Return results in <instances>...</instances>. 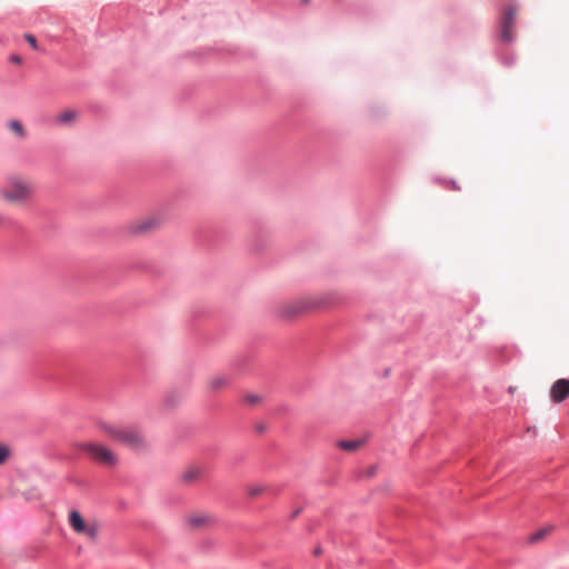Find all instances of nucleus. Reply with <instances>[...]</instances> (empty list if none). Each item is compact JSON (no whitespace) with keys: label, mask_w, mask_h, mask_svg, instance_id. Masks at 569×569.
I'll return each instance as SVG.
<instances>
[{"label":"nucleus","mask_w":569,"mask_h":569,"mask_svg":"<svg viewBox=\"0 0 569 569\" xmlns=\"http://www.w3.org/2000/svg\"><path fill=\"white\" fill-rule=\"evenodd\" d=\"M36 183L21 174H11L0 187V200L12 207H26L36 197Z\"/></svg>","instance_id":"obj_1"},{"label":"nucleus","mask_w":569,"mask_h":569,"mask_svg":"<svg viewBox=\"0 0 569 569\" xmlns=\"http://www.w3.org/2000/svg\"><path fill=\"white\" fill-rule=\"evenodd\" d=\"M98 429L130 450L141 452L149 448L142 431L134 427H120L106 421H99Z\"/></svg>","instance_id":"obj_2"},{"label":"nucleus","mask_w":569,"mask_h":569,"mask_svg":"<svg viewBox=\"0 0 569 569\" xmlns=\"http://www.w3.org/2000/svg\"><path fill=\"white\" fill-rule=\"evenodd\" d=\"M78 449L92 461L104 467H114L119 463L118 455L108 446L98 441H87L78 445Z\"/></svg>","instance_id":"obj_3"},{"label":"nucleus","mask_w":569,"mask_h":569,"mask_svg":"<svg viewBox=\"0 0 569 569\" xmlns=\"http://www.w3.org/2000/svg\"><path fill=\"white\" fill-rule=\"evenodd\" d=\"M69 523L77 533L84 535L91 540L97 539L99 533V525L97 522H86L79 511L72 510L70 512Z\"/></svg>","instance_id":"obj_4"},{"label":"nucleus","mask_w":569,"mask_h":569,"mask_svg":"<svg viewBox=\"0 0 569 569\" xmlns=\"http://www.w3.org/2000/svg\"><path fill=\"white\" fill-rule=\"evenodd\" d=\"M160 224L161 219L158 216H149L132 222L129 229L133 234H143L157 230Z\"/></svg>","instance_id":"obj_5"},{"label":"nucleus","mask_w":569,"mask_h":569,"mask_svg":"<svg viewBox=\"0 0 569 569\" xmlns=\"http://www.w3.org/2000/svg\"><path fill=\"white\" fill-rule=\"evenodd\" d=\"M187 523L192 529H206L216 523V518L208 512H196L188 516Z\"/></svg>","instance_id":"obj_6"},{"label":"nucleus","mask_w":569,"mask_h":569,"mask_svg":"<svg viewBox=\"0 0 569 569\" xmlns=\"http://www.w3.org/2000/svg\"><path fill=\"white\" fill-rule=\"evenodd\" d=\"M569 397V379L556 380L550 388V399L555 403H561Z\"/></svg>","instance_id":"obj_7"},{"label":"nucleus","mask_w":569,"mask_h":569,"mask_svg":"<svg viewBox=\"0 0 569 569\" xmlns=\"http://www.w3.org/2000/svg\"><path fill=\"white\" fill-rule=\"evenodd\" d=\"M516 22V11L513 8H508L505 13L502 21V30H501V39L506 42H510L513 40V27Z\"/></svg>","instance_id":"obj_8"},{"label":"nucleus","mask_w":569,"mask_h":569,"mask_svg":"<svg viewBox=\"0 0 569 569\" xmlns=\"http://www.w3.org/2000/svg\"><path fill=\"white\" fill-rule=\"evenodd\" d=\"M201 475L202 471L198 466H189L181 472L180 480L184 485H191L198 481Z\"/></svg>","instance_id":"obj_9"},{"label":"nucleus","mask_w":569,"mask_h":569,"mask_svg":"<svg viewBox=\"0 0 569 569\" xmlns=\"http://www.w3.org/2000/svg\"><path fill=\"white\" fill-rule=\"evenodd\" d=\"M228 383L229 379L226 376L217 375L209 380L208 386L212 391H218L226 388Z\"/></svg>","instance_id":"obj_10"},{"label":"nucleus","mask_w":569,"mask_h":569,"mask_svg":"<svg viewBox=\"0 0 569 569\" xmlns=\"http://www.w3.org/2000/svg\"><path fill=\"white\" fill-rule=\"evenodd\" d=\"M77 119V112L74 110H63L56 117V121L60 124L72 123Z\"/></svg>","instance_id":"obj_11"},{"label":"nucleus","mask_w":569,"mask_h":569,"mask_svg":"<svg viewBox=\"0 0 569 569\" xmlns=\"http://www.w3.org/2000/svg\"><path fill=\"white\" fill-rule=\"evenodd\" d=\"M553 529H555L553 526H546V527L539 529L538 531H536L535 533H532L529 537V541L531 543H536V542L540 541L541 539H543L545 537L549 536L553 531Z\"/></svg>","instance_id":"obj_12"},{"label":"nucleus","mask_w":569,"mask_h":569,"mask_svg":"<svg viewBox=\"0 0 569 569\" xmlns=\"http://www.w3.org/2000/svg\"><path fill=\"white\" fill-rule=\"evenodd\" d=\"M362 446L360 440H341L338 442V447L345 451L353 452Z\"/></svg>","instance_id":"obj_13"},{"label":"nucleus","mask_w":569,"mask_h":569,"mask_svg":"<svg viewBox=\"0 0 569 569\" xmlns=\"http://www.w3.org/2000/svg\"><path fill=\"white\" fill-rule=\"evenodd\" d=\"M9 129L19 138L26 137V130L23 126L18 120H11L9 122Z\"/></svg>","instance_id":"obj_14"},{"label":"nucleus","mask_w":569,"mask_h":569,"mask_svg":"<svg viewBox=\"0 0 569 569\" xmlns=\"http://www.w3.org/2000/svg\"><path fill=\"white\" fill-rule=\"evenodd\" d=\"M264 491H266V487H263L261 485H250L247 487V493L252 498L258 497L259 495L263 493Z\"/></svg>","instance_id":"obj_15"},{"label":"nucleus","mask_w":569,"mask_h":569,"mask_svg":"<svg viewBox=\"0 0 569 569\" xmlns=\"http://www.w3.org/2000/svg\"><path fill=\"white\" fill-rule=\"evenodd\" d=\"M301 308L299 305H289L283 307L282 309V316L283 317H292L300 312Z\"/></svg>","instance_id":"obj_16"},{"label":"nucleus","mask_w":569,"mask_h":569,"mask_svg":"<svg viewBox=\"0 0 569 569\" xmlns=\"http://www.w3.org/2000/svg\"><path fill=\"white\" fill-rule=\"evenodd\" d=\"M10 457L11 449L7 445L0 443V466L4 465Z\"/></svg>","instance_id":"obj_17"},{"label":"nucleus","mask_w":569,"mask_h":569,"mask_svg":"<svg viewBox=\"0 0 569 569\" xmlns=\"http://www.w3.org/2000/svg\"><path fill=\"white\" fill-rule=\"evenodd\" d=\"M243 399H244V402L249 406H256L262 401L261 396L253 395V393L246 395Z\"/></svg>","instance_id":"obj_18"},{"label":"nucleus","mask_w":569,"mask_h":569,"mask_svg":"<svg viewBox=\"0 0 569 569\" xmlns=\"http://www.w3.org/2000/svg\"><path fill=\"white\" fill-rule=\"evenodd\" d=\"M24 39L28 41V43L33 48V49H38V43H37V39L30 34V33H27L24 34Z\"/></svg>","instance_id":"obj_19"},{"label":"nucleus","mask_w":569,"mask_h":569,"mask_svg":"<svg viewBox=\"0 0 569 569\" xmlns=\"http://www.w3.org/2000/svg\"><path fill=\"white\" fill-rule=\"evenodd\" d=\"M11 61H12L13 63L20 64V63L22 62V59H21V57H20V56H12V57H11Z\"/></svg>","instance_id":"obj_20"},{"label":"nucleus","mask_w":569,"mask_h":569,"mask_svg":"<svg viewBox=\"0 0 569 569\" xmlns=\"http://www.w3.org/2000/svg\"><path fill=\"white\" fill-rule=\"evenodd\" d=\"M3 222V217L0 214V226L2 224Z\"/></svg>","instance_id":"obj_21"},{"label":"nucleus","mask_w":569,"mask_h":569,"mask_svg":"<svg viewBox=\"0 0 569 569\" xmlns=\"http://www.w3.org/2000/svg\"><path fill=\"white\" fill-rule=\"evenodd\" d=\"M309 0H303V2H308Z\"/></svg>","instance_id":"obj_22"}]
</instances>
